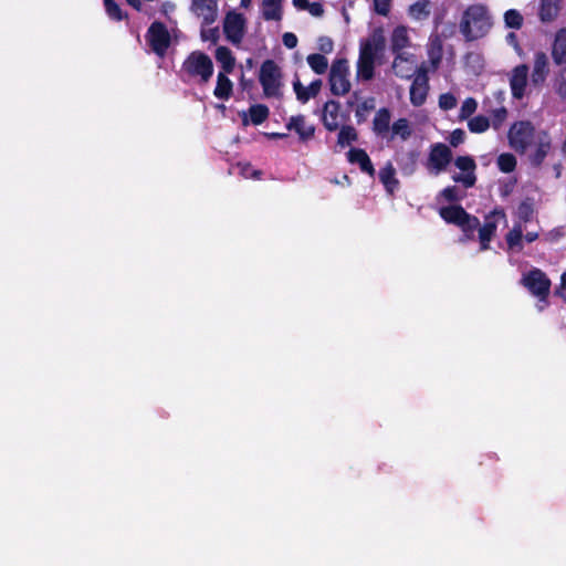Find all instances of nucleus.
<instances>
[{
    "label": "nucleus",
    "instance_id": "obj_6",
    "mask_svg": "<svg viewBox=\"0 0 566 566\" xmlns=\"http://www.w3.org/2000/svg\"><path fill=\"white\" fill-rule=\"evenodd\" d=\"M348 61L336 59L329 70V87L333 95L343 96L350 91Z\"/></svg>",
    "mask_w": 566,
    "mask_h": 566
},
{
    "label": "nucleus",
    "instance_id": "obj_31",
    "mask_svg": "<svg viewBox=\"0 0 566 566\" xmlns=\"http://www.w3.org/2000/svg\"><path fill=\"white\" fill-rule=\"evenodd\" d=\"M228 74L229 73H218L217 85L214 87L213 94L219 99H229L232 94L233 83L228 77Z\"/></svg>",
    "mask_w": 566,
    "mask_h": 566
},
{
    "label": "nucleus",
    "instance_id": "obj_15",
    "mask_svg": "<svg viewBox=\"0 0 566 566\" xmlns=\"http://www.w3.org/2000/svg\"><path fill=\"white\" fill-rule=\"evenodd\" d=\"M409 45V36L406 27H396L390 39V49L395 54L394 66L398 61H406L402 50Z\"/></svg>",
    "mask_w": 566,
    "mask_h": 566
},
{
    "label": "nucleus",
    "instance_id": "obj_46",
    "mask_svg": "<svg viewBox=\"0 0 566 566\" xmlns=\"http://www.w3.org/2000/svg\"><path fill=\"white\" fill-rule=\"evenodd\" d=\"M507 118V109L504 106H501L499 108H495L491 112V125L492 127L497 130L502 127L504 122Z\"/></svg>",
    "mask_w": 566,
    "mask_h": 566
},
{
    "label": "nucleus",
    "instance_id": "obj_24",
    "mask_svg": "<svg viewBox=\"0 0 566 566\" xmlns=\"http://www.w3.org/2000/svg\"><path fill=\"white\" fill-rule=\"evenodd\" d=\"M391 113L389 108L381 107L373 119V130L377 136L386 137L390 130Z\"/></svg>",
    "mask_w": 566,
    "mask_h": 566
},
{
    "label": "nucleus",
    "instance_id": "obj_38",
    "mask_svg": "<svg viewBox=\"0 0 566 566\" xmlns=\"http://www.w3.org/2000/svg\"><path fill=\"white\" fill-rule=\"evenodd\" d=\"M504 23L509 29L520 30L523 27L524 18L516 9H509L504 12Z\"/></svg>",
    "mask_w": 566,
    "mask_h": 566
},
{
    "label": "nucleus",
    "instance_id": "obj_51",
    "mask_svg": "<svg viewBox=\"0 0 566 566\" xmlns=\"http://www.w3.org/2000/svg\"><path fill=\"white\" fill-rule=\"evenodd\" d=\"M317 49L324 54L332 53L334 50V42L329 36L322 35L317 39Z\"/></svg>",
    "mask_w": 566,
    "mask_h": 566
},
{
    "label": "nucleus",
    "instance_id": "obj_56",
    "mask_svg": "<svg viewBox=\"0 0 566 566\" xmlns=\"http://www.w3.org/2000/svg\"><path fill=\"white\" fill-rule=\"evenodd\" d=\"M322 85H323V82L321 78H316L311 82V84L307 86L308 94L311 95V98H314L319 94Z\"/></svg>",
    "mask_w": 566,
    "mask_h": 566
},
{
    "label": "nucleus",
    "instance_id": "obj_26",
    "mask_svg": "<svg viewBox=\"0 0 566 566\" xmlns=\"http://www.w3.org/2000/svg\"><path fill=\"white\" fill-rule=\"evenodd\" d=\"M262 18L265 21H280L282 19V0H262Z\"/></svg>",
    "mask_w": 566,
    "mask_h": 566
},
{
    "label": "nucleus",
    "instance_id": "obj_43",
    "mask_svg": "<svg viewBox=\"0 0 566 566\" xmlns=\"http://www.w3.org/2000/svg\"><path fill=\"white\" fill-rule=\"evenodd\" d=\"M559 66L560 69L555 76L554 87L559 97L566 98V63Z\"/></svg>",
    "mask_w": 566,
    "mask_h": 566
},
{
    "label": "nucleus",
    "instance_id": "obj_62",
    "mask_svg": "<svg viewBox=\"0 0 566 566\" xmlns=\"http://www.w3.org/2000/svg\"><path fill=\"white\" fill-rule=\"evenodd\" d=\"M266 137H269L270 139H283L285 137H287V134L285 133H268L265 134Z\"/></svg>",
    "mask_w": 566,
    "mask_h": 566
},
{
    "label": "nucleus",
    "instance_id": "obj_34",
    "mask_svg": "<svg viewBox=\"0 0 566 566\" xmlns=\"http://www.w3.org/2000/svg\"><path fill=\"white\" fill-rule=\"evenodd\" d=\"M375 75V60L358 59L357 77L363 81H370Z\"/></svg>",
    "mask_w": 566,
    "mask_h": 566
},
{
    "label": "nucleus",
    "instance_id": "obj_3",
    "mask_svg": "<svg viewBox=\"0 0 566 566\" xmlns=\"http://www.w3.org/2000/svg\"><path fill=\"white\" fill-rule=\"evenodd\" d=\"M521 284L535 296L538 302L548 305L552 281L543 270L533 268L524 273L521 279Z\"/></svg>",
    "mask_w": 566,
    "mask_h": 566
},
{
    "label": "nucleus",
    "instance_id": "obj_49",
    "mask_svg": "<svg viewBox=\"0 0 566 566\" xmlns=\"http://www.w3.org/2000/svg\"><path fill=\"white\" fill-rule=\"evenodd\" d=\"M457 106V98L451 93H443L439 96V107L443 111H450Z\"/></svg>",
    "mask_w": 566,
    "mask_h": 566
},
{
    "label": "nucleus",
    "instance_id": "obj_64",
    "mask_svg": "<svg viewBox=\"0 0 566 566\" xmlns=\"http://www.w3.org/2000/svg\"><path fill=\"white\" fill-rule=\"evenodd\" d=\"M129 6H132L135 10H142V2L139 0H126Z\"/></svg>",
    "mask_w": 566,
    "mask_h": 566
},
{
    "label": "nucleus",
    "instance_id": "obj_54",
    "mask_svg": "<svg viewBox=\"0 0 566 566\" xmlns=\"http://www.w3.org/2000/svg\"><path fill=\"white\" fill-rule=\"evenodd\" d=\"M219 29L218 28H211L208 30L201 31V39L203 41H211L213 44H216L219 41Z\"/></svg>",
    "mask_w": 566,
    "mask_h": 566
},
{
    "label": "nucleus",
    "instance_id": "obj_29",
    "mask_svg": "<svg viewBox=\"0 0 566 566\" xmlns=\"http://www.w3.org/2000/svg\"><path fill=\"white\" fill-rule=\"evenodd\" d=\"M431 14V1L430 0H418L410 4L408 8V15L416 20H427Z\"/></svg>",
    "mask_w": 566,
    "mask_h": 566
},
{
    "label": "nucleus",
    "instance_id": "obj_19",
    "mask_svg": "<svg viewBox=\"0 0 566 566\" xmlns=\"http://www.w3.org/2000/svg\"><path fill=\"white\" fill-rule=\"evenodd\" d=\"M191 10L203 18L205 24H211L217 18V0H192Z\"/></svg>",
    "mask_w": 566,
    "mask_h": 566
},
{
    "label": "nucleus",
    "instance_id": "obj_47",
    "mask_svg": "<svg viewBox=\"0 0 566 566\" xmlns=\"http://www.w3.org/2000/svg\"><path fill=\"white\" fill-rule=\"evenodd\" d=\"M478 107V103L473 97H468L463 101L461 108H460V118L467 119L469 118Z\"/></svg>",
    "mask_w": 566,
    "mask_h": 566
},
{
    "label": "nucleus",
    "instance_id": "obj_63",
    "mask_svg": "<svg viewBox=\"0 0 566 566\" xmlns=\"http://www.w3.org/2000/svg\"><path fill=\"white\" fill-rule=\"evenodd\" d=\"M523 238L528 242L532 243L538 239L537 232H527Z\"/></svg>",
    "mask_w": 566,
    "mask_h": 566
},
{
    "label": "nucleus",
    "instance_id": "obj_25",
    "mask_svg": "<svg viewBox=\"0 0 566 566\" xmlns=\"http://www.w3.org/2000/svg\"><path fill=\"white\" fill-rule=\"evenodd\" d=\"M465 209L460 205H450L439 209V216L449 224L459 226L467 216Z\"/></svg>",
    "mask_w": 566,
    "mask_h": 566
},
{
    "label": "nucleus",
    "instance_id": "obj_35",
    "mask_svg": "<svg viewBox=\"0 0 566 566\" xmlns=\"http://www.w3.org/2000/svg\"><path fill=\"white\" fill-rule=\"evenodd\" d=\"M358 134L357 130L350 126V125H344L340 127L338 136H337V144L340 147H345L347 145H350L354 142H357Z\"/></svg>",
    "mask_w": 566,
    "mask_h": 566
},
{
    "label": "nucleus",
    "instance_id": "obj_16",
    "mask_svg": "<svg viewBox=\"0 0 566 566\" xmlns=\"http://www.w3.org/2000/svg\"><path fill=\"white\" fill-rule=\"evenodd\" d=\"M428 76L426 71L417 75L410 86V102L413 106H421L428 95Z\"/></svg>",
    "mask_w": 566,
    "mask_h": 566
},
{
    "label": "nucleus",
    "instance_id": "obj_11",
    "mask_svg": "<svg viewBox=\"0 0 566 566\" xmlns=\"http://www.w3.org/2000/svg\"><path fill=\"white\" fill-rule=\"evenodd\" d=\"M493 217H499L502 219H506V214L503 208H495L490 214L485 217L484 224L479 229V240L481 244V250H488L490 247V241L496 231V221L492 220Z\"/></svg>",
    "mask_w": 566,
    "mask_h": 566
},
{
    "label": "nucleus",
    "instance_id": "obj_17",
    "mask_svg": "<svg viewBox=\"0 0 566 566\" xmlns=\"http://www.w3.org/2000/svg\"><path fill=\"white\" fill-rule=\"evenodd\" d=\"M242 125L248 126L249 124H253L255 126L263 124L270 115V109L264 104H253L249 107V111H242L239 113Z\"/></svg>",
    "mask_w": 566,
    "mask_h": 566
},
{
    "label": "nucleus",
    "instance_id": "obj_21",
    "mask_svg": "<svg viewBox=\"0 0 566 566\" xmlns=\"http://www.w3.org/2000/svg\"><path fill=\"white\" fill-rule=\"evenodd\" d=\"M385 38L381 31L375 32L371 40L361 43L358 59L375 60L377 52L384 50Z\"/></svg>",
    "mask_w": 566,
    "mask_h": 566
},
{
    "label": "nucleus",
    "instance_id": "obj_40",
    "mask_svg": "<svg viewBox=\"0 0 566 566\" xmlns=\"http://www.w3.org/2000/svg\"><path fill=\"white\" fill-rule=\"evenodd\" d=\"M497 167L502 172L510 174L516 168V158L511 153H503L497 157Z\"/></svg>",
    "mask_w": 566,
    "mask_h": 566
},
{
    "label": "nucleus",
    "instance_id": "obj_32",
    "mask_svg": "<svg viewBox=\"0 0 566 566\" xmlns=\"http://www.w3.org/2000/svg\"><path fill=\"white\" fill-rule=\"evenodd\" d=\"M523 229L521 224L514 227L505 234V241L510 250L521 252L523 250Z\"/></svg>",
    "mask_w": 566,
    "mask_h": 566
},
{
    "label": "nucleus",
    "instance_id": "obj_55",
    "mask_svg": "<svg viewBox=\"0 0 566 566\" xmlns=\"http://www.w3.org/2000/svg\"><path fill=\"white\" fill-rule=\"evenodd\" d=\"M282 42L287 49H294L297 45V36L292 32H285L282 36Z\"/></svg>",
    "mask_w": 566,
    "mask_h": 566
},
{
    "label": "nucleus",
    "instance_id": "obj_48",
    "mask_svg": "<svg viewBox=\"0 0 566 566\" xmlns=\"http://www.w3.org/2000/svg\"><path fill=\"white\" fill-rule=\"evenodd\" d=\"M293 90L295 92L296 98L302 104L307 103L311 99V95L308 94V88L305 87L298 78L293 82Z\"/></svg>",
    "mask_w": 566,
    "mask_h": 566
},
{
    "label": "nucleus",
    "instance_id": "obj_18",
    "mask_svg": "<svg viewBox=\"0 0 566 566\" xmlns=\"http://www.w3.org/2000/svg\"><path fill=\"white\" fill-rule=\"evenodd\" d=\"M286 128L289 130H294L301 142H307L312 139L315 135V126L312 124H306L304 115L292 116L286 123Z\"/></svg>",
    "mask_w": 566,
    "mask_h": 566
},
{
    "label": "nucleus",
    "instance_id": "obj_10",
    "mask_svg": "<svg viewBox=\"0 0 566 566\" xmlns=\"http://www.w3.org/2000/svg\"><path fill=\"white\" fill-rule=\"evenodd\" d=\"M245 19L242 13L229 11L223 20V33L228 41L238 45L244 36Z\"/></svg>",
    "mask_w": 566,
    "mask_h": 566
},
{
    "label": "nucleus",
    "instance_id": "obj_57",
    "mask_svg": "<svg viewBox=\"0 0 566 566\" xmlns=\"http://www.w3.org/2000/svg\"><path fill=\"white\" fill-rule=\"evenodd\" d=\"M307 11L313 17H322L324 14V7L321 2H310V7L307 8Z\"/></svg>",
    "mask_w": 566,
    "mask_h": 566
},
{
    "label": "nucleus",
    "instance_id": "obj_4",
    "mask_svg": "<svg viewBox=\"0 0 566 566\" xmlns=\"http://www.w3.org/2000/svg\"><path fill=\"white\" fill-rule=\"evenodd\" d=\"M181 67L190 77H199L201 83H208L213 75L212 60L201 51L191 52Z\"/></svg>",
    "mask_w": 566,
    "mask_h": 566
},
{
    "label": "nucleus",
    "instance_id": "obj_7",
    "mask_svg": "<svg viewBox=\"0 0 566 566\" xmlns=\"http://www.w3.org/2000/svg\"><path fill=\"white\" fill-rule=\"evenodd\" d=\"M145 38L151 51L157 56L165 57L171 44V35L166 24L161 21H154L149 25Z\"/></svg>",
    "mask_w": 566,
    "mask_h": 566
},
{
    "label": "nucleus",
    "instance_id": "obj_39",
    "mask_svg": "<svg viewBox=\"0 0 566 566\" xmlns=\"http://www.w3.org/2000/svg\"><path fill=\"white\" fill-rule=\"evenodd\" d=\"M468 239H472L475 230L480 227L478 217L467 213L464 220L458 226Z\"/></svg>",
    "mask_w": 566,
    "mask_h": 566
},
{
    "label": "nucleus",
    "instance_id": "obj_52",
    "mask_svg": "<svg viewBox=\"0 0 566 566\" xmlns=\"http://www.w3.org/2000/svg\"><path fill=\"white\" fill-rule=\"evenodd\" d=\"M465 139V133L461 128L454 129L449 137V143L452 147H458L463 144Z\"/></svg>",
    "mask_w": 566,
    "mask_h": 566
},
{
    "label": "nucleus",
    "instance_id": "obj_12",
    "mask_svg": "<svg viewBox=\"0 0 566 566\" xmlns=\"http://www.w3.org/2000/svg\"><path fill=\"white\" fill-rule=\"evenodd\" d=\"M552 149V138L547 130H541L536 136V148L528 155L530 164L539 168Z\"/></svg>",
    "mask_w": 566,
    "mask_h": 566
},
{
    "label": "nucleus",
    "instance_id": "obj_53",
    "mask_svg": "<svg viewBox=\"0 0 566 566\" xmlns=\"http://www.w3.org/2000/svg\"><path fill=\"white\" fill-rule=\"evenodd\" d=\"M505 41L509 45H511L515 50V52L518 55L523 54V49L520 44L518 36L516 35V33H514V32L507 33V35L505 36Z\"/></svg>",
    "mask_w": 566,
    "mask_h": 566
},
{
    "label": "nucleus",
    "instance_id": "obj_36",
    "mask_svg": "<svg viewBox=\"0 0 566 566\" xmlns=\"http://www.w3.org/2000/svg\"><path fill=\"white\" fill-rule=\"evenodd\" d=\"M534 212L533 200L531 198H526L520 202L516 214L521 222L527 223L533 219Z\"/></svg>",
    "mask_w": 566,
    "mask_h": 566
},
{
    "label": "nucleus",
    "instance_id": "obj_33",
    "mask_svg": "<svg viewBox=\"0 0 566 566\" xmlns=\"http://www.w3.org/2000/svg\"><path fill=\"white\" fill-rule=\"evenodd\" d=\"M391 129V139L396 136L400 137L401 140H407L412 135V128L410 122L407 118H399L394 122L390 127Z\"/></svg>",
    "mask_w": 566,
    "mask_h": 566
},
{
    "label": "nucleus",
    "instance_id": "obj_27",
    "mask_svg": "<svg viewBox=\"0 0 566 566\" xmlns=\"http://www.w3.org/2000/svg\"><path fill=\"white\" fill-rule=\"evenodd\" d=\"M559 2L560 0H541L538 10L539 20L544 23L555 20L560 10Z\"/></svg>",
    "mask_w": 566,
    "mask_h": 566
},
{
    "label": "nucleus",
    "instance_id": "obj_50",
    "mask_svg": "<svg viewBox=\"0 0 566 566\" xmlns=\"http://www.w3.org/2000/svg\"><path fill=\"white\" fill-rule=\"evenodd\" d=\"M392 0H373L374 11L382 17H387L390 12Z\"/></svg>",
    "mask_w": 566,
    "mask_h": 566
},
{
    "label": "nucleus",
    "instance_id": "obj_20",
    "mask_svg": "<svg viewBox=\"0 0 566 566\" xmlns=\"http://www.w3.org/2000/svg\"><path fill=\"white\" fill-rule=\"evenodd\" d=\"M340 109V104L337 101L329 99L324 104L323 107V114H322V122L324 127L328 132H335L338 129V113Z\"/></svg>",
    "mask_w": 566,
    "mask_h": 566
},
{
    "label": "nucleus",
    "instance_id": "obj_37",
    "mask_svg": "<svg viewBox=\"0 0 566 566\" xmlns=\"http://www.w3.org/2000/svg\"><path fill=\"white\" fill-rule=\"evenodd\" d=\"M306 60H307L310 67L316 74L321 75L327 71L328 61L323 54L313 53V54H310Z\"/></svg>",
    "mask_w": 566,
    "mask_h": 566
},
{
    "label": "nucleus",
    "instance_id": "obj_22",
    "mask_svg": "<svg viewBox=\"0 0 566 566\" xmlns=\"http://www.w3.org/2000/svg\"><path fill=\"white\" fill-rule=\"evenodd\" d=\"M347 160L350 164H357L363 172L368 174L370 177L375 176V168L374 165L363 148H350L347 151Z\"/></svg>",
    "mask_w": 566,
    "mask_h": 566
},
{
    "label": "nucleus",
    "instance_id": "obj_2",
    "mask_svg": "<svg viewBox=\"0 0 566 566\" xmlns=\"http://www.w3.org/2000/svg\"><path fill=\"white\" fill-rule=\"evenodd\" d=\"M536 129L531 120L514 122L509 132V145L517 154L524 155L536 138Z\"/></svg>",
    "mask_w": 566,
    "mask_h": 566
},
{
    "label": "nucleus",
    "instance_id": "obj_9",
    "mask_svg": "<svg viewBox=\"0 0 566 566\" xmlns=\"http://www.w3.org/2000/svg\"><path fill=\"white\" fill-rule=\"evenodd\" d=\"M454 165L461 174H454L451 178L454 182L461 184L465 189L472 188L476 182V163L471 156H458Z\"/></svg>",
    "mask_w": 566,
    "mask_h": 566
},
{
    "label": "nucleus",
    "instance_id": "obj_23",
    "mask_svg": "<svg viewBox=\"0 0 566 566\" xmlns=\"http://www.w3.org/2000/svg\"><path fill=\"white\" fill-rule=\"evenodd\" d=\"M552 57L556 65L566 64V28H560L555 33Z\"/></svg>",
    "mask_w": 566,
    "mask_h": 566
},
{
    "label": "nucleus",
    "instance_id": "obj_42",
    "mask_svg": "<svg viewBox=\"0 0 566 566\" xmlns=\"http://www.w3.org/2000/svg\"><path fill=\"white\" fill-rule=\"evenodd\" d=\"M491 126L490 119L486 116L478 115L469 119L468 127L471 133L481 134L489 129Z\"/></svg>",
    "mask_w": 566,
    "mask_h": 566
},
{
    "label": "nucleus",
    "instance_id": "obj_8",
    "mask_svg": "<svg viewBox=\"0 0 566 566\" xmlns=\"http://www.w3.org/2000/svg\"><path fill=\"white\" fill-rule=\"evenodd\" d=\"M452 161V151L443 143H436L430 146V151L427 161L429 171L438 175L444 171Z\"/></svg>",
    "mask_w": 566,
    "mask_h": 566
},
{
    "label": "nucleus",
    "instance_id": "obj_5",
    "mask_svg": "<svg viewBox=\"0 0 566 566\" xmlns=\"http://www.w3.org/2000/svg\"><path fill=\"white\" fill-rule=\"evenodd\" d=\"M281 70L275 61L268 59L260 67L259 81L266 97H280L281 94Z\"/></svg>",
    "mask_w": 566,
    "mask_h": 566
},
{
    "label": "nucleus",
    "instance_id": "obj_45",
    "mask_svg": "<svg viewBox=\"0 0 566 566\" xmlns=\"http://www.w3.org/2000/svg\"><path fill=\"white\" fill-rule=\"evenodd\" d=\"M375 108V99L373 97L363 101L355 111L357 123L360 124L366 120V113Z\"/></svg>",
    "mask_w": 566,
    "mask_h": 566
},
{
    "label": "nucleus",
    "instance_id": "obj_28",
    "mask_svg": "<svg viewBox=\"0 0 566 566\" xmlns=\"http://www.w3.org/2000/svg\"><path fill=\"white\" fill-rule=\"evenodd\" d=\"M214 57L221 65V73H232L235 67V57L228 46H218L214 52Z\"/></svg>",
    "mask_w": 566,
    "mask_h": 566
},
{
    "label": "nucleus",
    "instance_id": "obj_13",
    "mask_svg": "<svg viewBox=\"0 0 566 566\" xmlns=\"http://www.w3.org/2000/svg\"><path fill=\"white\" fill-rule=\"evenodd\" d=\"M549 74L548 56L543 51H537L534 54L533 70L531 73V83L535 87H542Z\"/></svg>",
    "mask_w": 566,
    "mask_h": 566
},
{
    "label": "nucleus",
    "instance_id": "obj_61",
    "mask_svg": "<svg viewBox=\"0 0 566 566\" xmlns=\"http://www.w3.org/2000/svg\"><path fill=\"white\" fill-rule=\"evenodd\" d=\"M441 59H442V55H441L440 51L437 53V55H433V54L430 55V61L434 69H437L439 66Z\"/></svg>",
    "mask_w": 566,
    "mask_h": 566
},
{
    "label": "nucleus",
    "instance_id": "obj_14",
    "mask_svg": "<svg viewBox=\"0 0 566 566\" xmlns=\"http://www.w3.org/2000/svg\"><path fill=\"white\" fill-rule=\"evenodd\" d=\"M530 67L527 64L516 65L511 73L510 86L512 96L521 99L525 95Z\"/></svg>",
    "mask_w": 566,
    "mask_h": 566
},
{
    "label": "nucleus",
    "instance_id": "obj_60",
    "mask_svg": "<svg viewBox=\"0 0 566 566\" xmlns=\"http://www.w3.org/2000/svg\"><path fill=\"white\" fill-rule=\"evenodd\" d=\"M175 9V4L172 2H164L160 7V12L165 15H168L170 11Z\"/></svg>",
    "mask_w": 566,
    "mask_h": 566
},
{
    "label": "nucleus",
    "instance_id": "obj_1",
    "mask_svg": "<svg viewBox=\"0 0 566 566\" xmlns=\"http://www.w3.org/2000/svg\"><path fill=\"white\" fill-rule=\"evenodd\" d=\"M493 27V19L488 6L473 3L462 12L459 30L465 42H473L486 36Z\"/></svg>",
    "mask_w": 566,
    "mask_h": 566
},
{
    "label": "nucleus",
    "instance_id": "obj_30",
    "mask_svg": "<svg viewBox=\"0 0 566 566\" xmlns=\"http://www.w3.org/2000/svg\"><path fill=\"white\" fill-rule=\"evenodd\" d=\"M379 180L389 193H394L397 189L399 181L396 178V170L394 166L388 163L385 167L379 170Z\"/></svg>",
    "mask_w": 566,
    "mask_h": 566
},
{
    "label": "nucleus",
    "instance_id": "obj_41",
    "mask_svg": "<svg viewBox=\"0 0 566 566\" xmlns=\"http://www.w3.org/2000/svg\"><path fill=\"white\" fill-rule=\"evenodd\" d=\"M467 193L464 191H460L457 186H448L439 192L438 198H442L443 200L453 203L461 201Z\"/></svg>",
    "mask_w": 566,
    "mask_h": 566
},
{
    "label": "nucleus",
    "instance_id": "obj_58",
    "mask_svg": "<svg viewBox=\"0 0 566 566\" xmlns=\"http://www.w3.org/2000/svg\"><path fill=\"white\" fill-rule=\"evenodd\" d=\"M554 295L566 301V287H563L562 281H560L559 285L555 287Z\"/></svg>",
    "mask_w": 566,
    "mask_h": 566
},
{
    "label": "nucleus",
    "instance_id": "obj_59",
    "mask_svg": "<svg viewBox=\"0 0 566 566\" xmlns=\"http://www.w3.org/2000/svg\"><path fill=\"white\" fill-rule=\"evenodd\" d=\"M293 6L298 10H307L310 7L308 0H293Z\"/></svg>",
    "mask_w": 566,
    "mask_h": 566
},
{
    "label": "nucleus",
    "instance_id": "obj_44",
    "mask_svg": "<svg viewBox=\"0 0 566 566\" xmlns=\"http://www.w3.org/2000/svg\"><path fill=\"white\" fill-rule=\"evenodd\" d=\"M104 7L107 15L115 21H123L127 19V14L123 12L118 3L115 0H104Z\"/></svg>",
    "mask_w": 566,
    "mask_h": 566
}]
</instances>
